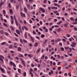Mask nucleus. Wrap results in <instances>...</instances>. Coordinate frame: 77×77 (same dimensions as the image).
I'll return each instance as SVG.
<instances>
[{
  "label": "nucleus",
  "mask_w": 77,
  "mask_h": 77,
  "mask_svg": "<svg viewBox=\"0 0 77 77\" xmlns=\"http://www.w3.org/2000/svg\"><path fill=\"white\" fill-rule=\"evenodd\" d=\"M20 59L21 60L22 64L24 65V66H26V64H25V63H24V62L23 61V60L21 58H20Z\"/></svg>",
  "instance_id": "f257e3e1"
},
{
  "label": "nucleus",
  "mask_w": 77,
  "mask_h": 77,
  "mask_svg": "<svg viewBox=\"0 0 77 77\" xmlns=\"http://www.w3.org/2000/svg\"><path fill=\"white\" fill-rule=\"evenodd\" d=\"M39 10L40 11H42V12L44 13L45 12V11L43 9V8H39Z\"/></svg>",
  "instance_id": "f03ea898"
},
{
  "label": "nucleus",
  "mask_w": 77,
  "mask_h": 77,
  "mask_svg": "<svg viewBox=\"0 0 77 77\" xmlns=\"http://www.w3.org/2000/svg\"><path fill=\"white\" fill-rule=\"evenodd\" d=\"M75 45H76V44H75V43L73 42L72 44L71 45V46L72 47H74V46Z\"/></svg>",
  "instance_id": "7ed1b4c3"
},
{
  "label": "nucleus",
  "mask_w": 77,
  "mask_h": 77,
  "mask_svg": "<svg viewBox=\"0 0 77 77\" xmlns=\"http://www.w3.org/2000/svg\"><path fill=\"white\" fill-rule=\"evenodd\" d=\"M61 41V39L60 38H58V39L56 40V43H57V42H60Z\"/></svg>",
  "instance_id": "20e7f679"
},
{
  "label": "nucleus",
  "mask_w": 77,
  "mask_h": 77,
  "mask_svg": "<svg viewBox=\"0 0 77 77\" xmlns=\"http://www.w3.org/2000/svg\"><path fill=\"white\" fill-rule=\"evenodd\" d=\"M9 12L10 14H13V11L11 9H9Z\"/></svg>",
  "instance_id": "39448f33"
},
{
  "label": "nucleus",
  "mask_w": 77,
  "mask_h": 77,
  "mask_svg": "<svg viewBox=\"0 0 77 77\" xmlns=\"http://www.w3.org/2000/svg\"><path fill=\"white\" fill-rule=\"evenodd\" d=\"M70 20L71 21H74V17H70Z\"/></svg>",
  "instance_id": "423d86ee"
},
{
  "label": "nucleus",
  "mask_w": 77,
  "mask_h": 77,
  "mask_svg": "<svg viewBox=\"0 0 77 77\" xmlns=\"http://www.w3.org/2000/svg\"><path fill=\"white\" fill-rule=\"evenodd\" d=\"M53 70H51V72H49V74L50 75L52 74H53Z\"/></svg>",
  "instance_id": "0eeeda50"
},
{
  "label": "nucleus",
  "mask_w": 77,
  "mask_h": 77,
  "mask_svg": "<svg viewBox=\"0 0 77 77\" xmlns=\"http://www.w3.org/2000/svg\"><path fill=\"white\" fill-rule=\"evenodd\" d=\"M6 44V42H2L1 43V45H5V44Z\"/></svg>",
  "instance_id": "6e6552de"
},
{
  "label": "nucleus",
  "mask_w": 77,
  "mask_h": 77,
  "mask_svg": "<svg viewBox=\"0 0 77 77\" xmlns=\"http://www.w3.org/2000/svg\"><path fill=\"white\" fill-rule=\"evenodd\" d=\"M4 4V2H1L0 3V9H1V6H2V5H3Z\"/></svg>",
  "instance_id": "1a4fd4ad"
},
{
  "label": "nucleus",
  "mask_w": 77,
  "mask_h": 77,
  "mask_svg": "<svg viewBox=\"0 0 77 77\" xmlns=\"http://www.w3.org/2000/svg\"><path fill=\"white\" fill-rule=\"evenodd\" d=\"M17 50L18 51H21V48L20 47H19L18 48Z\"/></svg>",
  "instance_id": "9d476101"
},
{
  "label": "nucleus",
  "mask_w": 77,
  "mask_h": 77,
  "mask_svg": "<svg viewBox=\"0 0 77 77\" xmlns=\"http://www.w3.org/2000/svg\"><path fill=\"white\" fill-rule=\"evenodd\" d=\"M19 57H23L24 56L23 55L21 54H19Z\"/></svg>",
  "instance_id": "9b49d317"
},
{
  "label": "nucleus",
  "mask_w": 77,
  "mask_h": 77,
  "mask_svg": "<svg viewBox=\"0 0 77 77\" xmlns=\"http://www.w3.org/2000/svg\"><path fill=\"white\" fill-rule=\"evenodd\" d=\"M0 69H1V71H2V72H4V70L3 69V68H2L1 67V65H0Z\"/></svg>",
  "instance_id": "f8f14e48"
},
{
  "label": "nucleus",
  "mask_w": 77,
  "mask_h": 77,
  "mask_svg": "<svg viewBox=\"0 0 77 77\" xmlns=\"http://www.w3.org/2000/svg\"><path fill=\"white\" fill-rule=\"evenodd\" d=\"M30 38L31 39V40H32V42H34V39H33V37L31 36L30 37Z\"/></svg>",
  "instance_id": "ddd939ff"
},
{
  "label": "nucleus",
  "mask_w": 77,
  "mask_h": 77,
  "mask_svg": "<svg viewBox=\"0 0 77 77\" xmlns=\"http://www.w3.org/2000/svg\"><path fill=\"white\" fill-rule=\"evenodd\" d=\"M27 7L28 9H30V6L29 4H28L27 5Z\"/></svg>",
  "instance_id": "4468645a"
},
{
  "label": "nucleus",
  "mask_w": 77,
  "mask_h": 77,
  "mask_svg": "<svg viewBox=\"0 0 77 77\" xmlns=\"http://www.w3.org/2000/svg\"><path fill=\"white\" fill-rule=\"evenodd\" d=\"M9 48L11 49L13 48V47H12V45H10L9 46Z\"/></svg>",
  "instance_id": "2eb2a0df"
},
{
  "label": "nucleus",
  "mask_w": 77,
  "mask_h": 77,
  "mask_svg": "<svg viewBox=\"0 0 77 77\" xmlns=\"http://www.w3.org/2000/svg\"><path fill=\"white\" fill-rule=\"evenodd\" d=\"M24 36L25 38H27V33L25 32V33Z\"/></svg>",
  "instance_id": "dca6fc26"
},
{
  "label": "nucleus",
  "mask_w": 77,
  "mask_h": 77,
  "mask_svg": "<svg viewBox=\"0 0 77 77\" xmlns=\"http://www.w3.org/2000/svg\"><path fill=\"white\" fill-rule=\"evenodd\" d=\"M44 57H45V55H43L41 57V59L42 60H43L44 59Z\"/></svg>",
  "instance_id": "f3484780"
},
{
  "label": "nucleus",
  "mask_w": 77,
  "mask_h": 77,
  "mask_svg": "<svg viewBox=\"0 0 77 77\" xmlns=\"http://www.w3.org/2000/svg\"><path fill=\"white\" fill-rule=\"evenodd\" d=\"M16 32L17 34H20V31L18 30L17 29L16 30Z\"/></svg>",
  "instance_id": "a211bd4d"
},
{
  "label": "nucleus",
  "mask_w": 77,
  "mask_h": 77,
  "mask_svg": "<svg viewBox=\"0 0 77 77\" xmlns=\"http://www.w3.org/2000/svg\"><path fill=\"white\" fill-rule=\"evenodd\" d=\"M24 9L25 12H27V10L26 8H24Z\"/></svg>",
  "instance_id": "6ab92c4d"
},
{
  "label": "nucleus",
  "mask_w": 77,
  "mask_h": 77,
  "mask_svg": "<svg viewBox=\"0 0 77 77\" xmlns=\"http://www.w3.org/2000/svg\"><path fill=\"white\" fill-rule=\"evenodd\" d=\"M52 9H57V8L55 7H52Z\"/></svg>",
  "instance_id": "aec40b11"
},
{
  "label": "nucleus",
  "mask_w": 77,
  "mask_h": 77,
  "mask_svg": "<svg viewBox=\"0 0 77 77\" xmlns=\"http://www.w3.org/2000/svg\"><path fill=\"white\" fill-rule=\"evenodd\" d=\"M16 24L17 26H18V21L17 20H15Z\"/></svg>",
  "instance_id": "412c9836"
},
{
  "label": "nucleus",
  "mask_w": 77,
  "mask_h": 77,
  "mask_svg": "<svg viewBox=\"0 0 77 77\" xmlns=\"http://www.w3.org/2000/svg\"><path fill=\"white\" fill-rule=\"evenodd\" d=\"M32 72H33V70L32 69H30V70H29L30 74H31V73H32Z\"/></svg>",
  "instance_id": "4be33fe9"
},
{
  "label": "nucleus",
  "mask_w": 77,
  "mask_h": 77,
  "mask_svg": "<svg viewBox=\"0 0 77 77\" xmlns=\"http://www.w3.org/2000/svg\"><path fill=\"white\" fill-rule=\"evenodd\" d=\"M0 33L1 34H3L4 33V32H3V31L2 30H1L0 31Z\"/></svg>",
  "instance_id": "5701e85b"
},
{
  "label": "nucleus",
  "mask_w": 77,
  "mask_h": 77,
  "mask_svg": "<svg viewBox=\"0 0 77 77\" xmlns=\"http://www.w3.org/2000/svg\"><path fill=\"white\" fill-rule=\"evenodd\" d=\"M28 57H33V56L31 55L30 54H29L28 55Z\"/></svg>",
  "instance_id": "b1692460"
},
{
  "label": "nucleus",
  "mask_w": 77,
  "mask_h": 77,
  "mask_svg": "<svg viewBox=\"0 0 77 77\" xmlns=\"http://www.w3.org/2000/svg\"><path fill=\"white\" fill-rule=\"evenodd\" d=\"M61 23H62V21H60V22H58L57 23V24L58 25L60 24Z\"/></svg>",
  "instance_id": "393cba45"
},
{
  "label": "nucleus",
  "mask_w": 77,
  "mask_h": 77,
  "mask_svg": "<svg viewBox=\"0 0 77 77\" xmlns=\"http://www.w3.org/2000/svg\"><path fill=\"white\" fill-rule=\"evenodd\" d=\"M40 50H41V48H39L38 51H36V53H38L39 52V51H40Z\"/></svg>",
  "instance_id": "a878e982"
},
{
  "label": "nucleus",
  "mask_w": 77,
  "mask_h": 77,
  "mask_svg": "<svg viewBox=\"0 0 77 77\" xmlns=\"http://www.w3.org/2000/svg\"><path fill=\"white\" fill-rule=\"evenodd\" d=\"M38 45V43L37 42L35 43V44L34 45V47H37Z\"/></svg>",
  "instance_id": "bb28decb"
},
{
  "label": "nucleus",
  "mask_w": 77,
  "mask_h": 77,
  "mask_svg": "<svg viewBox=\"0 0 77 77\" xmlns=\"http://www.w3.org/2000/svg\"><path fill=\"white\" fill-rule=\"evenodd\" d=\"M69 47H65V49H66V50H69Z\"/></svg>",
  "instance_id": "cd10ccee"
},
{
  "label": "nucleus",
  "mask_w": 77,
  "mask_h": 77,
  "mask_svg": "<svg viewBox=\"0 0 77 77\" xmlns=\"http://www.w3.org/2000/svg\"><path fill=\"white\" fill-rule=\"evenodd\" d=\"M41 37L42 38H44V37H45V35H44V34H42L41 35Z\"/></svg>",
  "instance_id": "c85d7f7f"
},
{
  "label": "nucleus",
  "mask_w": 77,
  "mask_h": 77,
  "mask_svg": "<svg viewBox=\"0 0 77 77\" xmlns=\"http://www.w3.org/2000/svg\"><path fill=\"white\" fill-rule=\"evenodd\" d=\"M10 65H13V64L14 63L12 61H10Z\"/></svg>",
  "instance_id": "c756f323"
},
{
  "label": "nucleus",
  "mask_w": 77,
  "mask_h": 77,
  "mask_svg": "<svg viewBox=\"0 0 77 77\" xmlns=\"http://www.w3.org/2000/svg\"><path fill=\"white\" fill-rule=\"evenodd\" d=\"M23 41L24 42H25V43H27V41H26V40L23 39Z\"/></svg>",
  "instance_id": "7c9ffc66"
},
{
  "label": "nucleus",
  "mask_w": 77,
  "mask_h": 77,
  "mask_svg": "<svg viewBox=\"0 0 77 77\" xmlns=\"http://www.w3.org/2000/svg\"><path fill=\"white\" fill-rule=\"evenodd\" d=\"M11 23L12 24H13L14 23V20L13 19H11Z\"/></svg>",
  "instance_id": "2f4dec72"
},
{
  "label": "nucleus",
  "mask_w": 77,
  "mask_h": 77,
  "mask_svg": "<svg viewBox=\"0 0 77 77\" xmlns=\"http://www.w3.org/2000/svg\"><path fill=\"white\" fill-rule=\"evenodd\" d=\"M68 24H64V26L65 27H68Z\"/></svg>",
  "instance_id": "473e14b6"
},
{
  "label": "nucleus",
  "mask_w": 77,
  "mask_h": 77,
  "mask_svg": "<svg viewBox=\"0 0 77 77\" xmlns=\"http://www.w3.org/2000/svg\"><path fill=\"white\" fill-rule=\"evenodd\" d=\"M57 31L58 32H60V31H61V29H60V28H59L58 29Z\"/></svg>",
  "instance_id": "72a5a7b5"
},
{
  "label": "nucleus",
  "mask_w": 77,
  "mask_h": 77,
  "mask_svg": "<svg viewBox=\"0 0 77 77\" xmlns=\"http://www.w3.org/2000/svg\"><path fill=\"white\" fill-rule=\"evenodd\" d=\"M4 34L5 35H6V36H8L9 35V34H8V33L6 32H5Z\"/></svg>",
  "instance_id": "f704fd0d"
},
{
  "label": "nucleus",
  "mask_w": 77,
  "mask_h": 77,
  "mask_svg": "<svg viewBox=\"0 0 77 77\" xmlns=\"http://www.w3.org/2000/svg\"><path fill=\"white\" fill-rule=\"evenodd\" d=\"M8 6L9 7V8H11V3H9L8 4Z\"/></svg>",
  "instance_id": "c9c22d12"
},
{
  "label": "nucleus",
  "mask_w": 77,
  "mask_h": 77,
  "mask_svg": "<svg viewBox=\"0 0 77 77\" xmlns=\"http://www.w3.org/2000/svg\"><path fill=\"white\" fill-rule=\"evenodd\" d=\"M60 49L62 51H64V48L63 47L61 48Z\"/></svg>",
  "instance_id": "e433bc0d"
},
{
  "label": "nucleus",
  "mask_w": 77,
  "mask_h": 77,
  "mask_svg": "<svg viewBox=\"0 0 77 77\" xmlns=\"http://www.w3.org/2000/svg\"><path fill=\"white\" fill-rule=\"evenodd\" d=\"M71 35L69 34H67V37L69 38V37H70Z\"/></svg>",
  "instance_id": "4c0bfd02"
},
{
  "label": "nucleus",
  "mask_w": 77,
  "mask_h": 77,
  "mask_svg": "<svg viewBox=\"0 0 77 77\" xmlns=\"http://www.w3.org/2000/svg\"><path fill=\"white\" fill-rule=\"evenodd\" d=\"M19 6V5H18V4L17 3L16 4V7L18 9V6Z\"/></svg>",
  "instance_id": "58836bf2"
},
{
  "label": "nucleus",
  "mask_w": 77,
  "mask_h": 77,
  "mask_svg": "<svg viewBox=\"0 0 77 77\" xmlns=\"http://www.w3.org/2000/svg\"><path fill=\"white\" fill-rule=\"evenodd\" d=\"M3 24L5 26V27H8V26L6 24V23H4Z\"/></svg>",
  "instance_id": "ea45409f"
},
{
  "label": "nucleus",
  "mask_w": 77,
  "mask_h": 77,
  "mask_svg": "<svg viewBox=\"0 0 77 77\" xmlns=\"http://www.w3.org/2000/svg\"><path fill=\"white\" fill-rule=\"evenodd\" d=\"M0 59L2 62V63H3V59H2L1 58H0Z\"/></svg>",
  "instance_id": "a19ab883"
},
{
  "label": "nucleus",
  "mask_w": 77,
  "mask_h": 77,
  "mask_svg": "<svg viewBox=\"0 0 77 77\" xmlns=\"http://www.w3.org/2000/svg\"><path fill=\"white\" fill-rule=\"evenodd\" d=\"M36 38H37V39H38L39 40H40V38H39V36H36Z\"/></svg>",
  "instance_id": "79ce46f5"
},
{
  "label": "nucleus",
  "mask_w": 77,
  "mask_h": 77,
  "mask_svg": "<svg viewBox=\"0 0 77 77\" xmlns=\"http://www.w3.org/2000/svg\"><path fill=\"white\" fill-rule=\"evenodd\" d=\"M23 75L24 76H26V72H23Z\"/></svg>",
  "instance_id": "37998d69"
},
{
  "label": "nucleus",
  "mask_w": 77,
  "mask_h": 77,
  "mask_svg": "<svg viewBox=\"0 0 77 77\" xmlns=\"http://www.w3.org/2000/svg\"><path fill=\"white\" fill-rule=\"evenodd\" d=\"M11 29H12L13 30H14V28L13 27H12V26H11Z\"/></svg>",
  "instance_id": "c03bdc74"
},
{
  "label": "nucleus",
  "mask_w": 77,
  "mask_h": 77,
  "mask_svg": "<svg viewBox=\"0 0 77 77\" xmlns=\"http://www.w3.org/2000/svg\"><path fill=\"white\" fill-rule=\"evenodd\" d=\"M14 34L15 35V36H17V37H18V35H17L15 33H14Z\"/></svg>",
  "instance_id": "a18cd8bd"
},
{
  "label": "nucleus",
  "mask_w": 77,
  "mask_h": 77,
  "mask_svg": "<svg viewBox=\"0 0 77 77\" xmlns=\"http://www.w3.org/2000/svg\"><path fill=\"white\" fill-rule=\"evenodd\" d=\"M63 37L64 38V39H68V38H67V37H65V36H63Z\"/></svg>",
  "instance_id": "49530a36"
},
{
  "label": "nucleus",
  "mask_w": 77,
  "mask_h": 77,
  "mask_svg": "<svg viewBox=\"0 0 77 77\" xmlns=\"http://www.w3.org/2000/svg\"><path fill=\"white\" fill-rule=\"evenodd\" d=\"M3 14H6V11H5V10H4L3 11Z\"/></svg>",
  "instance_id": "de8ad7c7"
},
{
  "label": "nucleus",
  "mask_w": 77,
  "mask_h": 77,
  "mask_svg": "<svg viewBox=\"0 0 77 77\" xmlns=\"http://www.w3.org/2000/svg\"><path fill=\"white\" fill-rule=\"evenodd\" d=\"M29 3H31L32 2H33V0H29Z\"/></svg>",
  "instance_id": "09e8293b"
},
{
  "label": "nucleus",
  "mask_w": 77,
  "mask_h": 77,
  "mask_svg": "<svg viewBox=\"0 0 77 77\" xmlns=\"http://www.w3.org/2000/svg\"><path fill=\"white\" fill-rule=\"evenodd\" d=\"M19 21H20V23H21L22 24L23 23V21H22V20H20V19H19Z\"/></svg>",
  "instance_id": "8fccbe9b"
},
{
  "label": "nucleus",
  "mask_w": 77,
  "mask_h": 77,
  "mask_svg": "<svg viewBox=\"0 0 77 77\" xmlns=\"http://www.w3.org/2000/svg\"><path fill=\"white\" fill-rule=\"evenodd\" d=\"M24 28H25V29H26V30H28V29H27V28L26 27V26H24Z\"/></svg>",
  "instance_id": "3c124183"
},
{
  "label": "nucleus",
  "mask_w": 77,
  "mask_h": 77,
  "mask_svg": "<svg viewBox=\"0 0 77 77\" xmlns=\"http://www.w3.org/2000/svg\"><path fill=\"white\" fill-rule=\"evenodd\" d=\"M18 71L19 72V73H21V70H20V69H18Z\"/></svg>",
  "instance_id": "603ef678"
},
{
  "label": "nucleus",
  "mask_w": 77,
  "mask_h": 77,
  "mask_svg": "<svg viewBox=\"0 0 77 77\" xmlns=\"http://www.w3.org/2000/svg\"><path fill=\"white\" fill-rule=\"evenodd\" d=\"M43 29L44 30H45L46 29V27L45 26H43Z\"/></svg>",
  "instance_id": "864d4df0"
},
{
  "label": "nucleus",
  "mask_w": 77,
  "mask_h": 77,
  "mask_svg": "<svg viewBox=\"0 0 77 77\" xmlns=\"http://www.w3.org/2000/svg\"><path fill=\"white\" fill-rule=\"evenodd\" d=\"M69 55V56L70 57H71V56H72V54H68Z\"/></svg>",
  "instance_id": "5fc2aeb1"
},
{
  "label": "nucleus",
  "mask_w": 77,
  "mask_h": 77,
  "mask_svg": "<svg viewBox=\"0 0 77 77\" xmlns=\"http://www.w3.org/2000/svg\"><path fill=\"white\" fill-rule=\"evenodd\" d=\"M0 57H2V59H5L4 58V57H3V56L2 55H0Z\"/></svg>",
  "instance_id": "6e6d98bb"
},
{
  "label": "nucleus",
  "mask_w": 77,
  "mask_h": 77,
  "mask_svg": "<svg viewBox=\"0 0 77 77\" xmlns=\"http://www.w3.org/2000/svg\"><path fill=\"white\" fill-rule=\"evenodd\" d=\"M29 23H33V22H32V20H29Z\"/></svg>",
  "instance_id": "4d7b16f0"
},
{
  "label": "nucleus",
  "mask_w": 77,
  "mask_h": 77,
  "mask_svg": "<svg viewBox=\"0 0 77 77\" xmlns=\"http://www.w3.org/2000/svg\"><path fill=\"white\" fill-rule=\"evenodd\" d=\"M73 36L76 39H77V36H75V35H73Z\"/></svg>",
  "instance_id": "13d9d810"
},
{
  "label": "nucleus",
  "mask_w": 77,
  "mask_h": 77,
  "mask_svg": "<svg viewBox=\"0 0 77 77\" xmlns=\"http://www.w3.org/2000/svg\"><path fill=\"white\" fill-rule=\"evenodd\" d=\"M57 56L58 58H57V59H60V56L59 55H57Z\"/></svg>",
  "instance_id": "bf43d9fd"
},
{
  "label": "nucleus",
  "mask_w": 77,
  "mask_h": 77,
  "mask_svg": "<svg viewBox=\"0 0 77 77\" xmlns=\"http://www.w3.org/2000/svg\"><path fill=\"white\" fill-rule=\"evenodd\" d=\"M63 41L64 42H66V40L65 39H63Z\"/></svg>",
  "instance_id": "052dcab7"
},
{
  "label": "nucleus",
  "mask_w": 77,
  "mask_h": 77,
  "mask_svg": "<svg viewBox=\"0 0 77 77\" xmlns=\"http://www.w3.org/2000/svg\"><path fill=\"white\" fill-rule=\"evenodd\" d=\"M54 22H56V21H57V19H55L54 20Z\"/></svg>",
  "instance_id": "680f3d73"
},
{
  "label": "nucleus",
  "mask_w": 77,
  "mask_h": 77,
  "mask_svg": "<svg viewBox=\"0 0 77 77\" xmlns=\"http://www.w3.org/2000/svg\"><path fill=\"white\" fill-rule=\"evenodd\" d=\"M35 61L36 62H39V61L38 60H37V59L35 60Z\"/></svg>",
  "instance_id": "e2e57ef3"
},
{
  "label": "nucleus",
  "mask_w": 77,
  "mask_h": 77,
  "mask_svg": "<svg viewBox=\"0 0 77 77\" xmlns=\"http://www.w3.org/2000/svg\"><path fill=\"white\" fill-rule=\"evenodd\" d=\"M30 74H31V76H32V77H33V74L32 73H30Z\"/></svg>",
  "instance_id": "0e129e2a"
},
{
  "label": "nucleus",
  "mask_w": 77,
  "mask_h": 77,
  "mask_svg": "<svg viewBox=\"0 0 77 77\" xmlns=\"http://www.w3.org/2000/svg\"><path fill=\"white\" fill-rule=\"evenodd\" d=\"M74 29L76 31H77V27H75L74 28Z\"/></svg>",
  "instance_id": "69168bd1"
},
{
  "label": "nucleus",
  "mask_w": 77,
  "mask_h": 77,
  "mask_svg": "<svg viewBox=\"0 0 77 77\" xmlns=\"http://www.w3.org/2000/svg\"><path fill=\"white\" fill-rule=\"evenodd\" d=\"M19 67H20V68H22L23 67V66L21 65V64L19 65Z\"/></svg>",
  "instance_id": "338daca9"
},
{
  "label": "nucleus",
  "mask_w": 77,
  "mask_h": 77,
  "mask_svg": "<svg viewBox=\"0 0 77 77\" xmlns=\"http://www.w3.org/2000/svg\"><path fill=\"white\" fill-rule=\"evenodd\" d=\"M2 75V76H3V77H7L5 75Z\"/></svg>",
  "instance_id": "774afa93"
}]
</instances>
